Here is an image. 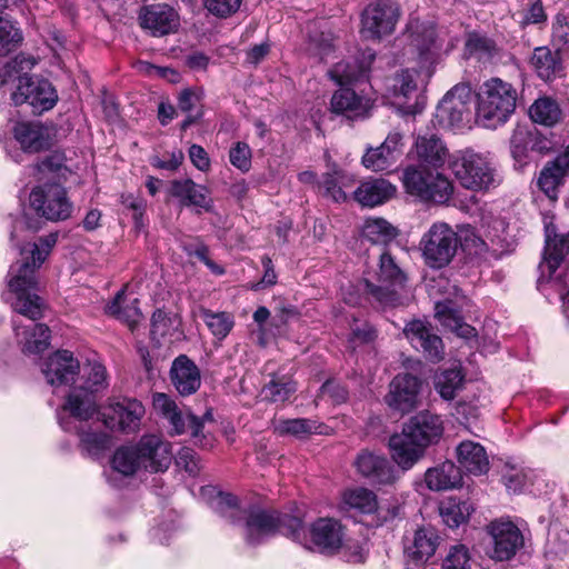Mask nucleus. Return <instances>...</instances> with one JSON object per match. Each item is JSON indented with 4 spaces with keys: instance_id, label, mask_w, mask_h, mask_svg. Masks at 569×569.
<instances>
[{
    "instance_id": "obj_1",
    "label": "nucleus",
    "mask_w": 569,
    "mask_h": 569,
    "mask_svg": "<svg viewBox=\"0 0 569 569\" xmlns=\"http://www.w3.org/2000/svg\"><path fill=\"white\" fill-rule=\"evenodd\" d=\"M58 241V233L40 237L37 242L27 243L20 249L21 260L10 267L9 289L16 296L11 302L19 315L36 321L43 317L44 302L37 295L39 283L37 270L46 261Z\"/></svg>"
},
{
    "instance_id": "obj_2",
    "label": "nucleus",
    "mask_w": 569,
    "mask_h": 569,
    "mask_svg": "<svg viewBox=\"0 0 569 569\" xmlns=\"http://www.w3.org/2000/svg\"><path fill=\"white\" fill-rule=\"evenodd\" d=\"M37 63L32 56L20 53L13 59L6 60L0 68V80L7 83L11 79H18L17 90L12 92L11 99L16 106L28 103L34 112H43L53 108L58 94L52 84L38 77H29L30 71Z\"/></svg>"
},
{
    "instance_id": "obj_3",
    "label": "nucleus",
    "mask_w": 569,
    "mask_h": 569,
    "mask_svg": "<svg viewBox=\"0 0 569 569\" xmlns=\"http://www.w3.org/2000/svg\"><path fill=\"white\" fill-rule=\"evenodd\" d=\"M242 520L244 521V538L250 546L262 543L278 531L296 541H301L306 536L303 523L299 518L290 516L280 518L276 512L258 507L244 510L240 517V521Z\"/></svg>"
},
{
    "instance_id": "obj_4",
    "label": "nucleus",
    "mask_w": 569,
    "mask_h": 569,
    "mask_svg": "<svg viewBox=\"0 0 569 569\" xmlns=\"http://www.w3.org/2000/svg\"><path fill=\"white\" fill-rule=\"evenodd\" d=\"M516 89L509 82L499 78L486 81L478 93V122L486 128L506 123L516 109Z\"/></svg>"
},
{
    "instance_id": "obj_5",
    "label": "nucleus",
    "mask_w": 569,
    "mask_h": 569,
    "mask_svg": "<svg viewBox=\"0 0 569 569\" xmlns=\"http://www.w3.org/2000/svg\"><path fill=\"white\" fill-rule=\"evenodd\" d=\"M407 280V273L396 258L389 251H383L379 256L377 269L365 279V286L373 300L382 306H395Z\"/></svg>"
},
{
    "instance_id": "obj_6",
    "label": "nucleus",
    "mask_w": 569,
    "mask_h": 569,
    "mask_svg": "<svg viewBox=\"0 0 569 569\" xmlns=\"http://www.w3.org/2000/svg\"><path fill=\"white\" fill-rule=\"evenodd\" d=\"M402 181L406 191L422 202L446 204L455 191L452 181L443 173L418 166H408L403 170Z\"/></svg>"
},
{
    "instance_id": "obj_7",
    "label": "nucleus",
    "mask_w": 569,
    "mask_h": 569,
    "mask_svg": "<svg viewBox=\"0 0 569 569\" xmlns=\"http://www.w3.org/2000/svg\"><path fill=\"white\" fill-rule=\"evenodd\" d=\"M84 383L73 389L63 406V410L71 413L72 418L87 421L98 412L94 392L108 387L107 370L101 363H88L83 369Z\"/></svg>"
},
{
    "instance_id": "obj_8",
    "label": "nucleus",
    "mask_w": 569,
    "mask_h": 569,
    "mask_svg": "<svg viewBox=\"0 0 569 569\" xmlns=\"http://www.w3.org/2000/svg\"><path fill=\"white\" fill-rule=\"evenodd\" d=\"M460 240L446 222L438 221L423 233L419 242L425 263L432 269L448 266L455 258Z\"/></svg>"
},
{
    "instance_id": "obj_9",
    "label": "nucleus",
    "mask_w": 569,
    "mask_h": 569,
    "mask_svg": "<svg viewBox=\"0 0 569 569\" xmlns=\"http://www.w3.org/2000/svg\"><path fill=\"white\" fill-rule=\"evenodd\" d=\"M450 166L456 178L466 189L488 190L500 183L492 162L479 153L465 151Z\"/></svg>"
},
{
    "instance_id": "obj_10",
    "label": "nucleus",
    "mask_w": 569,
    "mask_h": 569,
    "mask_svg": "<svg viewBox=\"0 0 569 569\" xmlns=\"http://www.w3.org/2000/svg\"><path fill=\"white\" fill-rule=\"evenodd\" d=\"M30 204L38 216L49 221H64L72 216L73 203L59 183H46L32 189Z\"/></svg>"
},
{
    "instance_id": "obj_11",
    "label": "nucleus",
    "mask_w": 569,
    "mask_h": 569,
    "mask_svg": "<svg viewBox=\"0 0 569 569\" xmlns=\"http://www.w3.org/2000/svg\"><path fill=\"white\" fill-rule=\"evenodd\" d=\"M400 17L395 0H377L369 4L361 17V34L365 39L379 40L393 32Z\"/></svg>"
},
{
    "instance_id": "obj_12",
    "label": "nucleus",
    "mask_w": 569,
    "mask_h": 569,
    "mask_svg": "<svg viewBox=\"0 0 569 569\" xmlns=\"http://www.w3.org/2000/svg\"><path fill=\"white\" fill-rule=\"evenodd\" d=\"M144 412L142 402L137 399H112L102 412V420L111 430L131 433L139 430Z\"/></svg>"
},
{
    "instance_id": "obj_13",
    "label": "nucleus",
    "mask_w": 569,
    "mask_h": 569,
    "mask_svg": "<svg viewBox=\"0 0 569 569\" xmlns=\"http://www.w3.org/2000/svg\"><path fill=\"white\" fill-rule=\"evenodd\" d=\"M488 532L491 537V547L488 555L496 561L510 560L523 547V536L511 521H492L488 527Z\"/></svg>"
},
{
    "instance_id": "obj_14",
    "label": "nucleus",
    "mask_w": 569,
    "mask_h": 569,
    "mask_svg": "<svg viewBox=\"0 0 569 569\" xmlns=\"http://www.w3.org/2000/svg\"><path fill=\"white\" fill-rule=\"evenodd\" d=\"M472 90L469 84L455 86L439 102L436 117L440 124L446 127L458 126L470 113Z\"/></svg>"
},
{
    "instance_id": "obj_15",
    "label": "nucleus",
    "mask_w": 569,
    "mask_h": 569,
    "mask_svg": "<svg viewBox=\"0 0 569 569\" xmlns=\"http://www.w3.org/2000/svg\"><path fill=\"white\" fill-rule=\"evenodd\" d=\"M141 466L149 472H162L167 470L172 460L171 446L156 435H147L132 445Z\"/></svg>"
},
{
    "instance_id": "obj_16",
    "label": "nucleus",
    "mask_w": 569,
    "mask_h": 569,
    "mask_svg": "<svg viewBox=\"0 0 569 569\" xmlns=\"http://www.w3.org/2000/svg\"><path fill=\"white\" fill-rule=\"evenodd\" d=\"M421 380L411 373H398L389 385L386 403L393 410L407 413L418 405Z\"/></svg>"
},
{
    "instance_id": "obj_17",
    "label": "nucleus",
    "mask_w": 569,
    "mask_h": 569,
    "mask_svg": "<svg viewBox=\"0 0 569 569\" xmlns=\"http://www.w3.org/2000/svg\"><path fill=\"white\" fill-rule=\"evenodd\" d=\"M403 335L411 346L421 351L431 362L443 359L445 347L441 338L432 331L430 325L423 320H412L403 329Z\"/></svg>"
},
{
    "instance_id": "obj_18",
    "label": "nucleus",
    "mask_w": 569,
    "mask_h": 569,
    "mask_svg": "<svg viewBox=\"0 0 569 569\" xmlns=\"http://www.w3.org/2000/svg\"><path fill=\"white\" fill-rule=\"evenodd\" d=\"M140 26L153 37H162L176 32L180 26L177 11L164 3L150 4L141 8Z\"/></svg>"
},
{
    "instance_id": "obj_19",
    "label": "nucleus",
    "mask_w": 569,
    "mask_h": 569,
    "mask_svg": "<svg viewBox=\"0 0 569 569\" xmlns=\"http://www.w3.org/2000/svg\"><path fill=\"white\" fill-rule=\"evenodd\" d=\"M41 371L51 386L67 385L78 376L80 363L72 352L58 350L44 360Z\"/></svg>"
},
{
    "instance_id": "obj_20",
    "label": "nucleus",
    "mask_w": 569,
    "mask_h": 569,
    "mask_svg": "<svg viewBox=\"0 0 569 569\" xmlns=\"http://www.w3.org/2000/svg\"><path fill=\"white\" fill-rule=\"evenodd\" d=\"M415 151L418 167L426 170H439L449 160V150L442 139L436 133L419 134L416 139Z\"/></svg>"
},
{
    "instance_id": "obj_21",
    "label": "nucleus",
    "mask_w": 569,
    "mask_h": 569,
    "mask_svg": "<svg viewBox=\"0 0 569 569\" xmlns=\"http://www.w3.org/2000/svg\"><path fill=\"white\" fill-rule=\"evenodd\" d=\"M568 174L569 146L562 153L545 164L538 176L537 186L549 200L555 202L558 199L559 188L563 184Z\"/></svg>"
},
{
    "instance_id": "obj_22",
    "label": "nucleus",
    "mask_w": 569,
    "mask_h": 569,
    "mask_svg": "<svg viewBox=\"0 0 569 569\" xmlns=\"http://www.w3.org/2000/svg\"><path fill=\"white\" fill-rule=\"evenodd\" d=\"M402 430L427 449L439 441L443 433V425L438 415L421 411L411 417Z\"/></svg>"
},
{
    "instance_id": "obj_23",
    "label": "nucleus",
    "mask_w": 569,
    "mask_h": 569,
    "mask_svg": "<svg viewBox=\"0 0 569 569\" xmlns=\"http://www.w3.org/2000/svg\"><path fill=\"white\" fill-rule=\"evenodd\" d=\"M411 43L417 48L421 58L433 61L442 49V32L432 22L413 20L409 24Z\"/></svg>"
},
{
    "instance_id": "obj_24",
    "label": "nucleus",
    "mask_w": 569,
    "mask_h": 569,
    "mask_svg": "<svg viewBox=\"0 0 569 569\" xmlns=\"http://www.w3.org/2000/svg\"><path fill=\"white\" fill-rule=\"evenodd\" d=\"M357 470L372 483L391 485L398 479L395 467L383 456L373 452H361L356 462Z\"/></svg>"
},
{
    "instance_id": "obj_25",
    "label": "nucleus",
    "mask_w": 569,
    "mask_h": 569,
    "mask_svg": "<svg viewBox=\"0 0 569 569\" xmlns=\"http://www.w3.org/2000/svg\"><path fill=\"white\" fill-rule=\"evenodd\" d=\"M388 446L392 461L403 471L411 469L420 461L427 450L403 430L392 435Z\"/></svg>"
},
{
    "instance_id": "obj_26",
    "label": "nucleus",
    "mask_w": 569,
    "mask_h": 569,
    "mask_svg": "<svg viewBox=\"0 0 569 569\" xmlns=\"http://www.w3.org/2000/svg\"><path fill=\"white\" fill-rule=\"evenodd\" d=\"M170 380L179 395L187 397L196 393L200 388V370L189 357L180 355L171 365Z\"/></svg>"
},
{
    "instance_id": "obj_27",
    "label": "nucleus",
    "mask_w": 569,
    "mask_h": 569,
    "mask_svg": "<svg viewBox=\"0 0 569 569\" xmlns=\"http://www.w3.org/2000/svg\"><path fill=\"white\" fill-rule=\"evenodd\" d=\"M311 542L322 552L333 553L343 542V527L331 518H319L309 529Z\"/></svg>"
},
{
    "instance_id": "obj_28",
    "label": "nucleus",
    "mask_w": 569,
    "mask_h": 569,
    "mask_svg": "<svg viewBox=\"0 0 569 569\" xmlns=\"http://www.w3.org/2000/svg\"><path fill=\"white\" fill-rule=\"evenodd\" d=\"M13 137L24 152L36 153L50 148V129L41 122H18L13 127Z\"/></svg>"
},
{
    "instance_id": "obj_29",
    "label": "nucleus",
    "mask_w": 569,
    "mask_h": 569,
    "mask_svg": "<svg viewBox=\"0 0 569 569\" xmlns=\"http://www.w3.org/2000/svg\"><path fill=\"white\" fill-rule=\"evenodd\" d=\"M169 193L179 199L184 207H196L207 212L212 210L213 201L204 186L197 184L191 179L173 180L170 183Z\"/></svg>"
},
{
    "instance_id": "obj_30",
    "label": "nucleus",
    "mask_w": 569,
    "mask_h": 569,
    "mask_svg": "<svg viewBox=\"0 0 569 569\" xmlns=\"http://www.w3.org/2000/svg\"><path fill=\"white\" fill-rule=\"evenodd\" d=\"M331 110L348 119L366 118L372 108L370 98L357 94L353 90L341 88L331 98Z\"/></svg>"
},
{
    "instance_id": "obj_31",
    "label": "nucleus",
    "mask_w": 569,
    "mask_h": 569,
    "mask_svg": "<svg viewBox=\"0 0 569 569\" xmlns=\"http://www.w3.org/2000/svg\"><path fill=\"white\" fill-rule=\"evenodd\" d=\"M12 326L18 343L24 353H39L50 343V330L43 323L22 325L12 319Z\"/></svg>"
},
{
    "instance_id": "obj_32",
    "label": "nucleus",
    "mask_w": 569,
    "mask_h": 569,
    "mask_svg": "<svg viewBox=\"0 0 569 569\" xmlns=\"http://www.w3.org/2000/svg\"><path fill=\"white\" fill-rule=\"evenodd\" d=\"M396 186L386 179H370L355 190V199L363 207H376L395 197Z\"/></svg>"
},
{
    "instance_id": "obj_33",
    "label": "nucleus",
    "mask_w": 569,
    "mask_h": 569,
    "mask_svg": "<svg viewBox=\"0 0 569 569\" xmlns=\"http://www.w3.org/2000/svg\"><path fill=\"white\" fill-rule=\"evenodd\" d=\"M87 421H80L72 418L71 415L68 419H61V427L69 432L74 431L80 437V443L83 450L90 456H97L103 451L109 445V436L104 432H94L86 429Z\"/></svg>"
},
{
    "instance_id": "obj_34",
    "label": "nucleus",
    "mask_w": 569,
    "mask_h": 569,
    "mask_svg": "<svg viewBox=\"0 0 569 569\" xmlns=\"http://www.w3.org/2000/svg\"><path fill=\"white\" fill-rule=\"evenodd\" d=\"M500 51L495 40L488 36L475 31L467 34L463 48L467 59H475L486 66L499 59Z\"/></svg>"
},
{
    "instance_id": "obj_35",
    "label": "nucleus",
    "mask_w": 569,
    "mask_h": 569,
    "mask_svg": "<svg viewBox=\"0 0 569 569\" xmlns=\"http://www.w3.org/2000/svg\"><path fill=\"white\" fill-rule=\"evenodd\" d=\"M456 452L460 468L467 472L479 476L489 470V459L480 443L471 440L462 441Z\"/></svg>"
},
{
    "instance_id": "obj_36",
    "label": "nucleus",
    "mask_w": 569,
    "mask_h": 569,
    "mask_svg": "<svg viewBox=\"0 0 569 569\" xmlns=\"http://www.w3.org/2000/svg\"><path fill=\"white\" fill-rule=\"evenodd\" d=\"M418 76L417 71L407 69L397 73L393 79V96L397 99V103L405 108L407 112H416L418 99Z\"/></svg>"
},
{
    "instance_id": "obj_37",
    "label": "nucleus",
    "mask_w": 569,
    "mask_h": 569,
    "mask_svg": "<svg viewBox=\"0 0 569 569\" xmlns=\"http://www.w3.org/2000/svg\"><path fill=\"white\" fill-rule=\"evenodd\" d=\"M425 481L427 487L435 491L457 488L462 481L461 468L452 461H446L438 467L428 469Z\"/></svg>"
},
{
    "instance_id": "obj_38",
    "label": "nucleus",
    "mask_w": 569,
    "mask_h": 569,
    "mask_svg": "<svg viewBox=\"0 0 569 569\" xmlns=\"http://www.w3.org/2000/svg\"><path fill=\"white\" fill-rule=\"evenodd\" d=\"M439 536L432 527L420 528L415 532L412 545L406 548L409 559L419 561L428 560L436 551Z\"/></svg>"
},
{
    "instance_id": "obj_39",
    "label": "nucleus",
    "mask_w": 569,
    "mask_h": 569,
    "mask_svg": "<svg viewBox=\"0 0 569 569\" xmlns=\"http://www.w3.org/2000/svg\"><path fill=\"white\" fill-rule=\"evenodd\" d=\"M436 317L445 327L449 328L461 338L468 339L475 336V328L463 322L460 312L450 300L438 301L436 303Z\"/></svg>"
},
{
    "instance_id": "obj_40",
    "label": "nucleus",
    "mask_w": 569,
    "mask_h": 569,
    "mask_svg": "<svg viewBox=\"0 0 569 569\" xmlns=\"http://www.w3.org/2000/svg\"><path fill=\"white\" fill-rule=\"evenodd\" d=\"M325 426L308 418L280 419L274 422V432L279 436L305 438L312 433H323Z\"/></svg>"
},
{
    "instance_id": "obj_41",
    "label": "nucleus",
    "mask_w": 569,
    "mask_h": 569,
    "mask_svg": "<svg viewBox=\"0 0 569 569\" xmlns=\"http://www.w3.org/2000/svg\"><path fill=\"white\" fill-rule=\"evenodd\" d=\"M530 119L545 127H553L560 122L562 110L559 103L550 97H540L529 108Z\"/></svg>"
},
{
    "instance_id": "obj_42",
    "label": "nucleus",
    "mask_w": 569,
    "mask_h": 569,
    "mask_svg": "<svg viewBox=\"0 0 569 569\" xmlns=\"http://www.w3.org/2000/svg\"><path fill=\"white\" fill-rule=\"evenodd\" d=\"M465 375L459 368H450L438 372L435 377V389L443 400H452L462 389Z\"/></svg>"
},
{
    "instance_id": "obj_43",
    "label": "nucleus",
    "mask_w": 569,
    "mask_h": 569,
    "mask_svg": "<svg viewBox=\"0 0 569 569\" xmlns=\"http://www.w3.org/2000/svg\"><path fill=\"white\" fill-rule=\"evenodd\" d=\"M152 406L158 415L169 421L174 433L180 435L184 431V420L171 397L162 392H156L152 396Z\"/></svg>"
},
{
    "instance_id": "obj_44",
    "label": "nucleus",
    "mask_w": 569,
    "mask_h": 569,
    "mask_svg": "<svg viewBox=\"0 0 569 569\" xmlns=\"http://www.w3.org/2000/svg\"><path fill=\"white\" fill-rule=\"evenodd\" d=\"M538 76L543 80H550L561 69L559 52H553L547 47L536 48L531 58Z\"/></svg>"
},
{
    "instance_id": "obj_45",
    "label": "nucleus",
    "mask_w": 569,
    "mask_h": 569,
    "mask_svg": "<svg viewBox=\"0 0 569 569\" xmlns=\"http://www.w3.org/2000/svg\"><path fill=\"white\" fill-rule=\"evenodd\" d=\"M473 510L471 502L456 499L442 501L439 507L443 522L450 528H457L467 521Z\"/></svg>"
},
{
    "instance_id": "obj_46",
    "label": "nucleus",
    "mask_w": 569,
    "mask_h": 569,
    "mask_svg": "<svg viewBox=\"0 0 569 569\" xmlns=\"http://www.w3.org/2000/svg\"><path fill=\"white\" fill-rule=\"evenodd\" d=\"M66 161L64 152L54 150L40 162L31 167L32 174L38 181L48 179L50 174L63 176L64 172L68 171Z\"/></svg>"
},
{
    "instance_id": "obj_47",
    "label": "nucleus",
    "mask_w": 569,
    "mask_h": 569,
    "mask_svg": "<svg viewBox=\"0 0 569 569\" xmlns=\"http://www.w3.org/2000/svg\"><path fill=\"white\" fill-rule=\"evenodd\" d=\"M137 453L133 446L118 448L111 458L113 471L129 477L142 470Z\"/></svg>"
},
{
    "instance_id": "obj_48",
    "label": "nucleus",
    "mask_w": 569,
    "mask_h": 569,
    "mask_svg": "<svg viewBox=\"0 0 569 569\" xmlns=\"http://www.w3.org/2000/svg\"><path fill=\"white\" fill-rule=\"evenodd\" d=\"M343 503L362 513H372L378 508L377 496L367 488H355L343 493Z\"/></svg>"
},
{
    "instance_id": "obj_49",
    "label": "nucleus",
    "mask_w": 569,
    "mask_h": 569,
    "mask_svg": "<svg viewBox=\"0 0 569 569\" xmlns=\"http://www.w3.org/2000/svg\"><path fill=\"white\" fill-rule=\"evenodd\" d=\"M539 478V472L532 469L511 470L503 476L507 489L513 493L533 491Z\"/></svg>"
},
{
    "instance_id": "obj_50",
    "label": "nucleus",
    "mask_w": 569,
    "mask_h": 569,
    "mask_svg": "<svg viewBox=\"0 0 569 569\" xmlns=\"http://www.w3.org/2000/svg\"><path fill=\"white\" fill-rule=\"evenodd\" d=\"M362 232L373 243H388L398 234L397 229L382 218L368 219Z\"/></svg>"
},
{
    "instance_id": "obj_51",
    "label": "nucleus",
    "mask_w": 569,
    "mask_h": 569,
    "mask_svg": "<svg viewBox=\"0 0 569 569\" xmlns=\"http://www.w3.org/2000/svg\"><path fill=\"white\" fill-rule=\"evenodd\" d=\"M333 36L329 31L310 32L306 50L319 61H325L335 50Z\"/></svg>"
},
{
    "instance_id": "obj_52",
    "label": "nucleus",
    "mask_w": 569,
    "mask_h": 569,
    "mask_svg": "<svg viewBox=\"0 0 569 569\" xmlns=\"http://www.w3.org/2000/svg\"><path fill=\"white\" fill-rule=\"evenodd\" d=\"M569 254V240L565 238L550 239L547 236L546 248L543 254V266L548 269L549 273L552 274L563 258Z\"/></svg>"
},
{
    "instance_id": "obj_53",
    "label": "nucleus",
    "mask_w": 569,
    "mask_h": 569,
    "mask_svg": "<svg viewBox=\"0 0 569 569\" xmlns=\"http://www.w3.org/2000/svg\"><path fill=\"white\" fill-rule=\"evenodd\" d=\"M297 391L296 382L283 379H271L261 390L262 399L269 402H286Z\"/></svg>"
},
{
    "instance_id": "obj_54",
    "label": "nucleus",
    "mask_w": 569,
    "mask_h": 569,
    "mask_svg": "<svg viewBox=\"0 0 569 569\" xmlns=\"http://www.w3.org/2000/svg\"><path fill=\"white\" fill-rule=\"evenodd\" d=\"M365 68L356 61H340L329 71V77L340 86L351 84L365 76Z\"/></svg>"
},
{
    "instance_id": "obj_55",
    "label": "nucleus",
    "mask_w": 569,
    "mask_h": 569,
    "mask_svg": "<svg viewBox=\"0 0 569 569\" xmlns=\"http://www.w3.org/2000/svg\"><path fill=\"white\" fill-rule=\"evenodd\" d=\"M201 318L218 339H224L233 328V317L227 312H212L208 309L201 311Z\"/></svg>"
},
{
    "instance_id": "obj_56",
    "label": "nucleus",
    "mask_w": 569,
    "mask_h": 569,
    "mask_svg": "<svg viewBox=\"0 0 569 569\" xmlns=\"http://www.w3.org/2000/svg\"><path fill=\"white\" fill-rule=\"evenodd\" d=\"M22 40V32L16 23L0 18V57L16 50Z\"/></svg>"
},
{
    "instance_id": "obj_57",
    "label": "nucleus",
    "mask_w": 569,
    "mask_h": 569,
    "mask_svg": "<svg viewBox=\"0 0 569 569\" xmlns=\"http://www.w3.org/2000/svg\"><path fill=\"white\" fill-rule=\"evenodd\" d=\"M212 508L232 523H239L240 517L244 512V510L239 508L237 497L226 492H218L212 500Z\"/></svg>"
},
{
    "instance_id": "obj_58",
    "label": "nucleus",
    "mask_w": 569,
    "mask_h": 569,
    "mask_svg": "<svg viewBox=\"0 0 569 569\" xmlns=\"http://www.w3.org/2000/svg\"><path fill=\"white\" fill-rule=\"evenodd\" d=\"M123 299L124 291L121 290L116 295L114 299L107 305L106 312L121 321L127 322L129 326H132L138 321L140 312L138 307L136 306L121 308V302L123 301Z\"/></svg>"
},
{
    "instance_id": "obj_59",
    "label": "nucleus",
    "mask_w": 569,
    "mask_h": 569,
    "mask_svg": "<svg viewBox=\"0 0 569 569\" xmlns=\"http://www.w3.org/2000/svg\"><path fill=\"white\" fill-rule=\"evenodd\" d=\"M397 160L382 149V146L369 148L362 157V163L367 169L373 171L388 170Z\"/></svg>"
},
{
    "instance_id": "obj_60",
    "label": "nucleus",
    "mask_w": 569,
    "mask_h": 569,
    "mask_svg": "<svg viewBox=\"0 0 569 569\" xmlns=\"http://www.w3.org/2000/svg\"><path fill=\"white\" fill-rule=\"evenodd\" d=\"M530 131L523 127H517L510 138V150L513 159L523 162L530 150Z\"/></svg>"
},
{
    "instance_id": "obj_61",
    "label": "nucleus",
    "mask_w": 569,
    "mask_h": 569,
    "mask_svg": "<svg viewBox=\"0 0 569 569\" xmlns=\"http://www.w3.org/2000/svg\"><path fill=\"white\" fill-rule=\"evenodd\" d=\"M346 179L347 174L341 170H335L332 173H326L321 182L325 194L336 202L345 201L346 193L340 187V183H345Z\"/></svg>"
},
{
    "instance_id": "obj_62",
    "label": "nucleus",
    "mask_w": 569,
    "mask_h": 569,
    "mask_svg": "<svg viewBox=\"0 0 569 569\" xmlns=\"http://www.w3.org/2000/svg\"><path fill=\"white\" fill-rule=\"evenodd\" d=\"M518 16V23L522 28L529 24H540L547 20L541 0H528L527 8L522 9Z\"/></svg>"
},
{
    "instance_id": "obj_63",
    "label": "nucleus",
    "mask_w": 569,
    "mask_h": 569,
    "mask_svg": "<svg viewBox=\"0 0 569 569\" xmlns=\"http://www.w3.org/2000/svg\"><path fill=\"white\" fill-rule=\"evenodd\" d=\"M442 569H471L469 550L463 545H455L443 559Z\"/></svg>"
},
{
    "instance_id": "obj_64",
    "label": "nucleus",
    "mask_w": 569,
    "mask_h": 569,
    "mask_svg": "<svg viewBox=\"0 0 569 569\" xmlns=\"http://www.w3.org/2000/svg\"><path fill=\"white\" fill-rule=\"evenodd\" d=\"M547 552L555 557L566 560L569 559V531L559 530L553 532L548 540Z\"/></svg>"
}]
</instances>
